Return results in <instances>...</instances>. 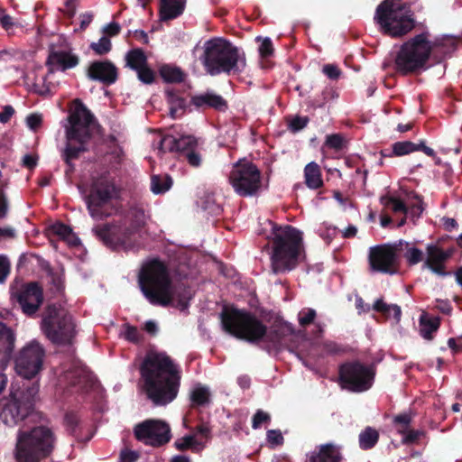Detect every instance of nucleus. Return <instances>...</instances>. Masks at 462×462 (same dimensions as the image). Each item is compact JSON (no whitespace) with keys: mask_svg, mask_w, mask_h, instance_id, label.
Instances as JSON below:
<instances>
[{"mask_svg":"<svg viewBox=\"0 0 462 462\" xmlns=\"http://www.w3.org/2000/svg\"><path fill=\"white\" fill-rule=\"evenodd\" d=\"M167 95L171 118L176 119L180 117L187 107L186 100L170 91L167 92Z\"/></svg>","mask_w":462,"mask_h":462,"instance_id":"2f4dec72","label":"nucleus"},{"mask_svg":"<svg viewBox=\"0 0 462 462\" xmlns=\"http://www.w3.org/2000/svg\"><path fill=\"white\" fill-rule=\"evenodd\" d=\"M426 254L423 268H427L441 277L450 275V273L445 271V263L451 256L452 250H443L436 245L430 244L426 247Z\"/></svg>","mask_w":462,"mask_h":462,"instance_id":"5701e85b","label":"nucleus"},{"mask_svg":"<svg viewBox=\"0 0 462 462\" xmlns=\"http://www.w3.org/2000/svg\"><path fill=\"white\" fill-rule=\"evenodd\" d=\"M375 371L373 366L359 362H349L342 365L339 370L340 382L343 388L355 393L369 390L374 383Z\"/></svg>","mask_w":462,"mask_h":462,"instance_id":"2eb2a0df","label":"nucleus"},{"mask_svg":"<svg viewBox=\"0 0 462 462\" xmlns=\"http://www.w3.org/2000/svg\"><path fill=\"white\" fill-rule=\"evenodd\" d=\"M257 41H261V44L259 46V53L262 57L267 58L271 56L273 52V46L272 40L268 37L262 38L257 37Z\"/></svg>","mask_w":462,"mask_h":462,"instance_id":"c03bdc74","label":"nucleus"},{"mask_svg":"<svg viewBox=\"0 0 462 462\" xmlns=\"http://www.w3.org/2000/svg\"><path fill=\"white\" fill-rule=\"evenodd\" d=\"M39 392L37 383H18L11 385L8 398L1 400L0 418L7 426H14L32 411Z\"/></svg>","mask_w":462,"mask_h":462,"instance_id":"1a4fd4ad","label":"nucleus"},{"mask_svg":"<svg viewBox=\"0 0 462 462\" xmlns=\"http://www.w3.org/2000/svg\"><path fill=\"white\" fill-rule=\"evenodd\" d=\"M448 345L453 350H462V336L457 338H449Z\"/></svg>","mask_w":462,"mask_h":462,"instance_id":"338daca9","label":"nucleus"},{"mask_svg":"<svg viewBox=\"0 0 462 462\" xmlns=\"http://www.w3.org/2000/svg\"><path fill=\"white\" fill-rule=\"evenodd\" d=\"M419 150L420 146L410 141L397 142L393 145V152L397 156H402Z\"/></svg>","mask_w":462,"mask_h":462,"instance_id":"ea45409f","label":"nucleus"},{"mask_svg":"<svg viewBox=\"0 0 462 462\" xmlns=\"http://www.w3.org/2000/svg\"><path fill=\"white\" fill-rule=\"evenodd\" d=\"M378 432L368 427L359 435V445L362 449L372 448L378 441Z\"/></svg>","mask_w":462,"mask_h":462,"instance_id":"c9c22d12","label":"nucleus"},{"mask_svg":"<svg viewBox=\"0 0 462 462\" xmlns=\"http://www.w3.org/2000/svg\"><path fill=\"white\" fill-rule=\"evenodd\" d=\"M162 78L167 82H181L184 79V74L180 68L164 65L160 69Z\"/></svg>","mask_w":462,"mask_h":462,"instance_id":"4c0bfd02","label":"nucleus"},{"mask_svg":"<svg viewBox=\"0 0 462 462\" xmlns=\"http://www.w3.org/2000/svg\"><path fill=\"white\" fill-rule=\"evenodd\" d=\"M191 400L197 405H204L209 401V389L206 386L197 385L191 392Z\"/></svg>","mask_w":462,"mask_h":462,"instance_id":"58836bf2","label":"nucleus"},{"mask_svg":"<svg viewBox=\"0 0 462 462\" xmlns=\"http://www.w3.org/2000/svg\"><path fill=\"white\" fill-rule=\"evenodd\" d=\"M42 117L38 114H32L26 117L27 126L32 130L36 131L42 125Z\"/></svg>","mask_w":462,"mask_h":462,"instance_id":"5fc2aeb1","label":"nucleus"},{"mask_svg":"<svg viewBox=\"0 0 462 462\" xmlns=\"http://www.w3.org/2000/svg\"><path fill=\"white\" fill-rule=\"evenodd\" d=\"M14 296L27 316L35 314L43 300L42 290L36 283L23 285Z\"/></svg>","mask_w":462,"mask_h":462,"instance_id":"4be33fe9","label":"nucleus"},{"mask_svg":"<svg viewBox=\"0 0 462 462\" xmlns=\"http://www.w3.org/2000/svg\"><path fill=\"white\" fill-rule=\"evenodd\" d=\"M14 335L5 324L0 322V393L7 384V377L4 369L14 347Z\"/></svg>","mask_w":462,"mask_h":462,"instance_id":"b1692460","label":"nucleus"},{"mask_svg":"<svg viewBox=\"0 0 462 462\" xmlns=\"http://www.w3.org/2000/svg\"><path fill=\"white\" fill-rule=\"evenodd\" d=\"M316 310L310 308H304L298 313V320L301 327H306L314 322Z\"/></svg>","mask_w":462,"mask_h":462,"instance_id":"79ce46f5","label":"nucleus"},{"mask_svg":"<svg viewBox=\"0 0 462 462\" xmlns=\"http://www.w3.org/2000/svg\"><path fill=\"white\" fill-rule=\"evenodd\" d=\"M60 382L71 386H78L82 391L93 389L97 385L95 376L79 360L73 361L71 367L63 372Z\"/></svg>","mask_w":462,"mask_h":462,"instance_id":"aec40b11","label":"nucleus"},{"mask_svg":"<svg viewBox=\"0 0 462 462\" xmlns=\"http://www.w3.org/2000/svg\"><path fill=\"white\" fill-rule=\"evenodd\" d=\"M304 177L306 185L312 189L320 188L323 184L319 166L311 162L305 166Z\"/></svg>","mask_w":462,"mask_h":462,"instance_id":"c85d7f7f","label":"nucleus"},{"mask_svg":"<svg viewBox=\"0 0 462 462\" xmlns=\"http://www.w3.org/2000/svg\"><path fill=\"white\" fill-rule=\"evenodd\" d=\"M179 450L191 449L192 451H200L204 448V444L196 439L193 434L185 435L184 437L177 439L174 443Z\"/></svg>","mask_w":462,"mask_h":462,"instance_id":"473e14b6","label":"nucleus"},{"mask_svg":"<svg viewBox=\"0 0 462 462\" xmlns=\"http://www.w3.org/2000/svg\"><path fill=\"white\" fill-rule=\"evenodd\" d=\"M0 24L8 33H14V27L18 25L14 18L8 14H5L0 18Z\"/></svg>","mask_w":462,"mask_h":462,"instance_id":"8fccbe9b","label":"nucleus"},{"mask_svg":"<svg viewBox=\"0 0 462 462\" xmlns=\"http://www.w3.org/2000/svg\"><path fill=\"white\" fill-rule=\"evenodd\" d=\"M158 152H178L188 163L193 167L201 164L202 158L199 149L198 140L190 135L181 136L179 139L171 135L160 138L157 145Z\"/></svg>","mask_w":462,"mask_h":462,"instance_id":"dca6fc26","label":"nucleus"},{"mask_svg":"<svg viewBox=\"0 0 462 462\" xmlns=\"http://www.w3.org/2000/svg\"><path fill=\"white\" fill-rule=\"evenodd\" d=\"M396 247H398L397 250L405 251L403 256L410 265H415L423 260V252L415 246H411L408 242L400 241Z\"/></svg>","mask_w":462,"mask_h":462,"instance_id":"c756f323","label":"nucleus"},{"mask_svg":"<svg viewBox=\"0 0 462 462\" xmlns=\"http://www.w3.org/2000/svg\"><path fill=\"white\" fill-rule=\"evenodd\" d=\"M10 273V262L5 256L0 255V283H4Z\"/></svg>","mask_w":462,"mask_h":462,"instance_id":"603ef678","label":"nucleus"},{"mask_svg":"<svg viewBox=\"0 0 462 462\" xmlns=\"http://www.w3.org/2000/svg\"><path fill=\"white\" fill-rule=\"evenodd\" d=\"M93 14L91 13H84L80 15V28L85 29L92 22Z\"/></svg>","mask_w":462,"mask_h":462,"instance_id":"774afa93","label":"nucleus"},{"mask_svg":"<svg viewBox=\"0 0 462 462\" xmlns=\"http://www.w3.org/2000/svg\"><path fill=\"white\" fill-rule=\"evenodd\" d=\"M267 440L273 445H279L282 443L283 437L280 430H270L267 431Z\"/></svg>","mask_w":462,"mask_h":462,"instance_id":"4d7b16f0","label":"nucleus"},{"mask_svg":"<svg viewBox=\"0 0 462 462\" xmlns=\"http://www.w3.org/2000/svg\"><path fill=\"white\" fill-rule=\"evenodd\" d=\"M134 435L138 440L152 447L163 446L171 438L169 424L161 420H146L136 425Z\"/></svg>","mask_w":462,"mask_h":462,"instance_id":"a211bd4d","label":"nucleus"},{"mask_svg":"<svg viewBox=\"0 0 462 462\" xmlns=\"http://www.w3.org/2000/svg\"><path fill=\"white\" fill-rule=\"evenodd\" d=\"M117 195V189L113 179L108 173L94 178L89 194L86 197V203L92 218L102 219L107 214L102 209L112 199Z\"/></svg>","mask_w":462,"mask_h":462,"instance_id":"4468645a","label":"nucleus"},{"mask_svg":"<svg viewBox=\"0 0 462 462\" xmlns=\"http://www.w3.org/2000/svg\"><path fill=\"white\" fill-rule=\"evenodd\" d=\"M120 29V25L117 23L112 22L103 28V32L108 36H116L119 33Z\"/></svg>","mask_w":462,"mask_h":462,"instance_id":"052dcab7","label":"nucleus"},{"mask_svg":"<svg viewBox=\"0 0 462 462\" xmlns=\"http://www.w3.org/2000/svg\"><path fill=\"white\" fill-rule=\"evenodd\" d=\"M143 390L153 404L162 406L171 402L180 387V370L164 353H149L141 366Z\"/></svg>","mask_w":462,"mask_h":462,"instance_id":"f03ea898","label":"nucleus"},{"mask_svg":"<svg viewBox=\"0 0 462 462\" xmlns=\"http://www.w3.org/2000/svg\"><path fill=\"white\" fill-rule=\"evenodd\" d=\"M326 144L335 150H340L343 147V138L339 134L328 135Z\"/></svg>","mask_w":462,"mask_h":462,"instance_id":"864d4df0","label":"nucleus"},{"mask_svg":"<svg viewBox=\"0 0 462 462\" xmlns=\"http://www.w3.org/2000/svg\"><path fill=\"white\" fill-rule=\"evenodd\" d=\"M404 433H406L404 439H403V441L405 443H411V442L417 440L420 438V436L422 434L421 431L413 430H408V431L405 430Z\"/></svg>","mask_w":462,"mask_h":462,"instance_id":"e2e57ef3","label":"nucleus"},{"mask_svg":"<svg viewBox=\"0 0 462 462\" xmlns=\"http://www.w3.org/2000/svg\"><path fill=\"white\" fill-rule=\"evenodd\" d=\"M41 328L49 340L58 345L70 344L76 335L72 317L55 305H49L44 310Z\"/></svg>","mask_w":462,"mask_h":462,"instance_id":"f8f14e48","label":"nucleus"},{"mask_svg":"<svg viewBox=\"0 0 462 462\" xmlns=\"http://www.w3.org/2000/svg\"><path fill=\"white\" fill-rule=\"evenodd\" d=\"M323 73L330 79H337L340 76L339 69L333 64H326L322 69Z\"/></svg>","mask_w":462,"mask_h":462,"instance_id":"6e6d98bb","label":"nucleus"},{"mask_svg":"<svg viewBox=\"0 0 462 462\" xmlns=\"http://www.w3.org/2000/svg\"><path fill=\"white\" fill-rule=\"evenodd\" d=\"M88 76L94 81L111 85L117 79V69L109 60H97L89 65Z\"/></svg>","mask_w":462,"mask_h":462,"instance_id":"393cba45","label":"nucleus"},{"mask_svg":"<svg viewBox=\"0 0 462 462\" xmlns=\"http://www.w3.org/2000/svg\"><path fill=\"white\" fill-rule=\"evenodd\" d=\"M223 328L230 335L251 343L260 340L268 344L269 349L281 350L283 348L291 352L298 351L300 357L301 344L307 343L306 338L300 333H295L292 326L287 322L276 323L267 330L266 326L254 314L231 309L221 314Z\"/></svg>","mask_w":462,"mask_h":462,"instance_id":"f257e3e1","label":"nucleus"},{"mask_svg":"<svg viewBox=\"0 0 462 462\" xmlns=\"http://www.w3.org/2000/svg\"><path fill=\"white\" fill-rule=\"evenodd\" d=\"M69 121V125L66 129L67 146L63 156L66 163L71 167V160L87 150L86 144L90 139L94 116L80 100L76 99Z\"/></svg>","mask_w":462,"mask_h":462,"instance_id":"6e6552de","label":"nucleus"},{"mask_svg":"<svg viewBox=\"0 0 462 462\" xmlns=\"http://www.w3.org/2000/svg\"><path fill=\"white\" fill-rule=\"evenodd\" d=\"M111 41L106 36H102L97 42H92L90 48L98 55H104L111 51Z\"/></svg>","mask_w":462,"mask_h":462,"instance_id":"a19ab883","label":"nucleus"},{"mask_svg":"<svg viewBox=\"0 0 462 462\" xmlns=\"http://www.w3.org/2000/svg\"><path fill=\"white\" fill-rule=\"evenodd\" d=\"M199 60L210 76L238 73L246 66L245 53L222 38L206 41Z\"/></svg>","mask_w":462,"mask_h":462,"instance_id":"39448f33","label":"nucleus"},{"mask_svg":"<svg viewBox=\"0 0 462 462\" xmlns=\"http://www.w3.org/2000/svg\"><path fill=\"white\" fill-rule=\"evenodd\" d=\"M374 309L386 318H393L396 323L401 320V307L396 304H387L383 300H377L374 304Z\"/></svg>","mask_w":462,"mask_h":462,"instance_id":"7c9ffc66","label":"nucleus"},{"mask_svg":"<svg viewBox=\"0 0 462 462\" xmlns=\"http://www.w3.org/2000/svg\"><path fill=\"white\" fill-rule=\"evenodd\" d=\"M23 164L29 169H32L37 165V157L32 154H25L23 157Z\"/></svg>","mask_w":462,"mask_h":462,"instance_id":"0e129e2a","label":"nucleus"},{"mask_svg":"<svg viewBox=\"0 0 462 462\" xmlns=\"http://www.w3.org/2000/svg\"><path fill=\"white\" fill-rule=\"evenodd\" d=\"M14 114V109L12 106H5L0 113V122L3 124L7 123Z\"/></svg>","mask_w":462,"mask_h":462,"instance_id":"680f3d73","label":"nucleus"},{"mask_svg":"<svg viewBox=\"0 0 462 462\" xmlns=\"http://www.w3.org/2000/svg\"><path fill=\"white\" fill-rule=\"evenodd\" d=\"M439 328L438 319H430L426 314H422L420 318V334L425 339H431L432 334Z\"/></svg>","mask_w":462,"mask_h":462,"instance_id":"72a5a7b5","label":"nucleus"},{"mask_svg":"<svg viewBox=\"0 0 462 462\" xmlns=\"http://www.w3.org/2000/svg\"><path fill=\"white\" fill-rule=\"evenodd\" d=\"M145 220L144 210L139 207H133L125 217L124 223L97 226L94 231L107 245L132 250L140 246L138 230L144 225Z\"/></svg>","mask_w":462,"mask_h":462,"instance_id":"0eeeda50","label":"nucleus"},{"mask_svg":"<svg viewBox=\"0 0 462 462\" xmlns=\"http://www.w3.org/2000/svg\"><path fill=\"white\" fill-rule=\"evenodd\" d=\"M140 457V454L137 451L125 448L120 453L121 462H136Z\"/></svg>","mask_w":462,"mask_h":462,"instance_id":"3c124183","label":"nucleus"},{"mask_svg":"<svg viewBox=\"0 0 462 462\" xmlns=\"http://www.w3.org/2000/svg\"><path fill=\"white\" fill-rule=\"evenodd\" d=\"M121 335L133 343H137L141 339V335L137 328L129 324L124 325Z\"/></svg>","mask_w":462,"mask_h":462,"instance_id":"37998d69","label":"nucleus"},{"mask_svg":"<svg viewBox=\"0 0 462 462\" xmlns=\"http://www.w3.org/2000/svg\"><path fill=\"white\" fill-rule=\"evenodd\" d=\"M125 60L127 66L134 70L143 67L146 63V57L143 51L139 49L128 51Z\"/></svg>","mask_w":462,"mask_h":462,"instance_id":"e433bc0d","label":"nucleus"},{"mask_svg":"<svg viewBox=\"0 0 462 462\" xmlns=\"http://www.w3.org/2000/svg\"><path fill=\"white\" fill-rule=\"evenodd\" d=\"M374 20L381 31L391 37H401L414 27L411 10L401 0H385L376 8Z\"/></svg>","mask_w":462,"mask_h":462,"instance_id":"9d476101","label":"nucleus"},{"mask_svg":"<svg viewBox=\"0 0 462 462\" xmlns=\"http://www.w3.org/2000/svg\"><path fill=\"white\" fill-rule=\"evenodd\" d=\"M272 270L274 273L290 272L296 267L303 249L302 232L285 225L273 227Z\"/></svg>","mask_w":462,"mask_h":462,"instance_id":"423d86ee","label":"nucleus"},{"mask_svg":"<svg viewBox=\"0 0 462 462\" xmlns=\"http://www.w3.org/2000/svg\"><path fill=\"white\" fill-rule=\"evenodd\" d=\"M384 205L394 212H402L404 214H407V208L401 200L397 199L389 198L387 199Z\"/></svg>","mask_w":462,"mask_h":462,"instance_id":"49530a36","label":"nucleus"},{"mask_svg":"<svg viewBox=\"0 0 462 462\" xmlns=\"http://www.w3.org/2000/svg\"><path fill=\"white\" fill-rule=\"evenodd\" d=\"M186 0H161L160 18L162 21L175 19L182 14Z\"/></svg>","mask_w":462,"mask_h":462,"instance_id":"cd10ccee","label":"nucleus"},{"mask_svg":"<svg viewBox=\"0 0 462 462\" xmlns=\"http://www.w3.org/2000/svg\"><path fill=\"white\" fill-rule=\"evenodd\" d=\"M342 460L339 447L331 443L320 445L309 454V462H342Z\"/></svg>","mask_w":462,"mask_h":462,"instance_id":"a878e982","label":"nucleus"},{"mask_svg":"<svg viewBox=\"0 0 462 462\" xmlns=\"http://www.w3.org/2000/svg\"><path fill=\"white\" fill-rule=\"evenodd\" d=\"M269 420V414L263 411L262 410H258L253 417L252 427L254 429H258L263 422H267Z\"/></svg>","mask_w":462,"mask_h":462,"instance_id":"de8ad7c7","label":"nucleus"},{"mask_svg":"<svg viewBox=\"0 0 462 462\" xmlns=\"http://www.w3.org/2000/svg\"><path fill=\"white\" fill-rule=\"evenodd\" d=\"M140 289L152 305L168 306L175 298L173 285L168 266L157 258L143 263L138 275Z\"/></svg>","mask_w":462,"mask_h":462,"instance_id":"20e7f679","label":"nucleus"},{"mask_svg":"<svg viewBox=\"0 0 462 462\" xmlns=\"http://www.w3.org/2000/svg\"><path fill=\"white\" fill-rule=\"evenodd\" d=\"M44 357L43 347L35 340L23 347L15 359V369L22 377H34L42 369Z\"/></svg>","mask_w":462,"mask_h":462,"instance_id":"f3484780","label":"nucleus"},{"mask_svg":"<svg viewBox=\"0 0 462 462\" xmlns=\"http://www.w3.org/2000/svg\"><path fill=\"white\" fill-rule=\"evenodd\" d=\"M59 44H51L50 47V54L48 57V64L51 70H65L74 68L79 63V59L72 54L70 48L63 39H59Z\"/></svg>","mask_w":462,"mask_h":462,"instance_id":"412c9836","label":"nucleus"},{"mask_svg":"<svg viewBox=\"0 0 462 462\" xmlns=\"http://www.w3.org/2000/svg\"><path fill=\"white\" fill-rule=\"evenodd\" d=\"M411 420V413H402L394 417L393 422L396 425H400L401 429H399V431L402 433H404V431L407 430L410 422Z\"/></svg>","mask_w":462,"mask_h":462,"instance_id":"a18cd8bd","label":"nucleus"},{"mask_svg":"<svg viewBox=\"0 0 462 462\" xmlns=\"http://www.w3.org/2000/svg\"><path fill=\"white\" fill-rule=\"evenodd\" d=\"M53 231L57 234L60 238L64 239L65 236L69 235L72 231L71 228L64 224L59 223L53 226Z\"/></svg>","mask_w":462,"mask_h":462,"instance_id":"bf43d9fd","label":"nucleus"},{"mask_svg":"<svg viewBox=\"0 0 462 462\" xmlns=\"http://www.w3.org/2000/svg\"><path fill=\"white\" fill-rule=\"evenodd\" d=\"M172 185V180L169 175H153L151 179V190L154 194H162L169 190Z\"/></svg>","mask_w":462,"mask_h":462,"instance_id":"f704fd0d","label":"nucleus"},{"mask_svg":"<svg viewBox=\"0 0 462 462\" xmlns=\"http://www.w3.org/2000/svg\"><path fill=\"white\" fill-rule=\"evenodd\" d=\"M308 124V119L306 117H295L290 123V128L293 132L300 131L303 129Z\"/></svg>","mask_w":462,"mask_h":462,"instance_id":"13d9d810","label":"nucleus"},{"mask_svg":"<svg viewBox=\"0 0 462 462\" xmlns=\"http://www.w3.org/2000/svg\"><path fill=\"white\" fill-rule=\"evenodd\" d=\"M52 446V433L46 427H36L30 432H20L16 444V460L38 462L51 453Z\"/></svg>","mask_w":462,"mask_h":462,"instance_id":"9b49d317","label":"nucleus"},{"mask_svg":"<svg viewBox=\"0 0 462 462\" xmlns=\"http://www.w3.org/2000/svg\"><path fill=\"white\" fill-rule=\"evenodd\" d=\"M65 422L67 426L73 430L78 424V417L74 413H67L65 416Z\"/></svg>","mask_w":462,"mask_h":462,"instance_id":"69168bd1","label":"nucleus"},{"mask_svg":"<svg viewBox=\"0 0 462 462\" xmlns=\"http://www.w3.org/2000/svg\"><path fill=\"white\" fill-rule=\"evenodd\" d=\"M229 183L241 197L257 195L262 189V175L251 162L243 159L236 162L229 173Z\"/></svg>","mask_w":462,"mask_h":462,"instance_id":"ddd939ff","label":"nucleus"},{"mask_svg":"<svg viewBox=\"0 0 462 462\" xmlns=\"http://www.w3.org/2000/svg\"><path fill=\"white\" fill-rule=\"evenodd\" d=\"M454 42L449 36L431 42L429 32L417 34L401 45L394 59V69L403 75L424 70L437 48L446 44L454 46Z\"/></svg>","mask_w":462,"mask_h":462,"instance_id":"7ed1b4c3","label":"nucleus"},{"mask_svg":"<svg viewBox=\"0 0 462 462\" xmlns=\"http://www.w3.org/2000/svg\"><path fill=\"white\" fill-rule=\"evenodd\" d=\"M191 104L196 107H212L218 111H224L227 107L226 100L213 92H206L192 97Z\"/></svg>","mask_w":462,"mask_h":462,"instance_id":"bb28decb","label":"nucleus"},{"mask_svg":"<svg viewBox=\"0 0 462 462\" xmlns=\"http://www.w3.org/2000/svg\"><path fill=\"white\" fill-rule=\"evenodd\" d=\"M138 74V79L146 84H150L153 81V72L148 69L145 65L139 69L136 70Z\"/></svg>","mask_w":462,"mask_h":462,"instance_id":"09e8293b","label":"nucleus"},{"mask_svg":"<svg viewBox=\"0 0 462 462\" xmlns=\"http://www.w3.org/2000/svg\"><path fill=\"white\" fill-rule=\"evenodd\" d=\"M396 246L382 245L369 250V265L373 272L393 274L397 271Z\"/></svg>","mask_w":462,"mask_h":462,"instance_id":"6ab92c4d","label":"nucleus"}]
</instances>
